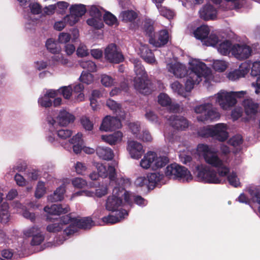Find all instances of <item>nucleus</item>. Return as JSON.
Wrapping results in <instances>:
<instances>
[{"mask_svg":"<svg viewBox=\"0 0 260 260\" xmlns=\"http://www.w3.org/2000/svg\"><path fill=\"white\" fill-rule=\"evenodd\" d=\"M210 73L209 69L205 63L200 62L198 63H191L185 83V90L187 92L191 91L194 85L198 84L202 81V78L207 77Z\"/></svg>","mask_w":260,"mask_h":260,"instance_id":"nucleus-1","label":"nucleus"},{"mask_svg":"<svg viewBox=\"0 0 260 260\" xmlns=\"http://www.w3.org/2000/svg\"><path fill=\"white\" fill-rule=\"evenodd\" d=\"M192 171L200 181L214 184L221 183V180L217 176L216 172L209 169L206 165H196L192 167Z\"/></svg>","mask_w":260,"mask_h":260,"instance_id":"nucleus-2","label":"nucleus"},{"mask_svg":"<svg viewBox=\"0 0 260 260\" xmlns=\"http://www.w3.org/2000/svg\"><path fill=\"white\" fill-rule=\"evenodd\" d=\"M197 151L203 155L205 161L214 168H220L223 166V161L218 157L216 151H212L207 144H199Z\"/></svg>","mask_w":260,"mask_h":260,"instance_id":"nucleus-3","label":"nucleus"},{"mask_svg":"<svg viewBox=\"0 0 260 260\" xmlns=\"http://www.w3.org/2000/svg\"><path fill=\"white\" fill-rule=\"evenodd\" d=\"M165 174L170 179H185L187 181L192 179L190 172L186 168L176 163L168 165L166 169Z\"/></svg>","mask_w":260,"mask_h":260,"instance_id":"nucleus-4","label":"nucleus"},{"mask_svg":"<svg viewBox=\"0 0 260 260\" xmlns=\"http://www.w3.org/2000/svg\"><path fill=\"white\" fill-rule=\"evenodd\" d=\"M94 225L93 221L90 217H85L80 219H74V223L70 224L63 231V235L70 236L77 232V229L87 230L90 229Z\"/></svg>","mask_w":260,"mask_h":260,"instance_id":"nucleus-5","label":"nucleus"},{"mask_svg":"<svg viewBox=\"0 0 260 260\" xmlns=\"http://www.w3.org/2000/svg\"><path fill=\"white\" fill-rule=\"evenodd\" d=\"M123 188L115 187L113 194L108 197L105 205L106 209L110 211H119L118 208L122 204Z\"/></svg>","mask_w":260,"mask_h":260,"instance_id":"nucleus-6","label":"nucleus"},{"mask_svg":"<svg viewBox=\"0 0 260 260\" xmlns=\"http://www.w3.org/2000/svg\"><path fill=\"white\" fill-rule=\"evenodd\" d=\"M216 102L223 110H229L237 103V100L231 92L220 91L217 94Z\"/></svg>","mask_w":260,"mask_h":260,"instance_id":"nucleus-7","label":"nucleus"},{"mask_svg":"<svg viewBox=\"0 0 260 260\" xmlns=\"http://www.w3.org/2000/svg\"><path fill=\"white\" fill-rule=\"evenodd\" d=\"M105 57L109 62L119 63L124 60L122 53L118 50L117 46L115 44H109L105 51Z\"/></svg>","mask_w":260,"mask_h":260,"instance_id":"nucleus-8","label":"nucleus"},{"mask_svg":"<svg viewBox=\"0 0 260 260\" xmlns=\"http://www.w3.org/2000/svg\"><path fill=\"white\" fill-rule=\"evenodd\" d=\"M135 88L140 93L148 95L153 91V85L147 77L135 78L134 80Z\"/></svg>","mask_w":260,"mask_h":260,"instance_id":"nucleus-9","label":"nucleus"},{"mask_svg":"<svg viewBox=\"0 0 260 260\" xmlns=\"http://www.w3.org/2000/svg\"><path fill=\"white\" fill-rule=\"evenodd\" d=\"M251 53V48L246 44H235L233 46L232 54L239 60L247 59Z\"/></svg>","mask_w":260,"mask_h":260,"instance_id":"nucleus-10","label":"nucleus"},{"mask_svg":"<svg viewBox=\"0 0 260 260\" xmlns=\"http://www.w3.org/2000/svg\"><path fill=\"white\" fill-rule=\"evenodd\" d=\"M122 126L120 120L117 117L106 116L103 120L100 129L105 132L113 131Z\"/></svg>","mask_w":260,"mask_h":260,"instance_id":"nucleus-11","label":"nucleus"},{"mask_svg":"<svg viewBox=\"0 0 260 260\" xmlns=\"http://www.w3.org/2000/svg\"><path fill=\"white\" fill-rule=\"evenodd\" d=\"M226 130V125L224 123H218L212 126V138L220 142H224L229 137Z\"/></svg>","mask_w":260,"mask_h":260,"instance_id":"nucleus-12","label":"nucleus"},{"mask_svg":"<svg viewBox=\"0 0 260 260\" xmlns=\"http://www.w3.org/2000/svg\"><path fill=\"white\" fill-rule=\"evenodd\" d=\"M250 65L246 63H242L238 69L229 72L226 74V77L231 81H235L240 78L244 77L249 72Z\"/></svg>","mask_w":260,"mask_h":260,"instance_id":"nucleus-13","label":"nucleus"},{"mask_svg":"<svg viewBox=\"0 0 260 260\" xmlns=\"http://www.w3.org/2000/svg\"><path fill=\"white\" fill-rule=\"evenodd\" d=\"M245 114L248 117H254L258 112L259 104L252 99H246L243 101Z\"/></svg>","mask_w":260,"mask_h":260,"instance_id":"nucleus-14","label":"nucleus"},{"mask_svg":"<svg viewBox=\"0 0 260 260\" xmlns=\"http://www.w3.org/2000/svg\"><path fill=\"white\" fill-rule=\"evenodd\" d=\"M168 41V31L166 29H162L160 30L157 34H155V37L150 39L149 42L156 47H161L166 45Z\"/></svg>","mask_w":260,"mask_h":260,"instance_id":"nucleus-15","label":"nucleus"},{"mask_svg":"<svg viewBox=\"0 0 260 260\" xmlns=\"http://www.w3.org/2000/svg\"><path fill=\"white\" fill-rule=\"evenodd\" d=\"M127 149L131 157L137 159L141 158L144 152L142 144L135 141L128 142Z\"/></svg>","mask_w":260,"mask_h":260,"instance_id":"nucleus-16","label":"nucleus"},{"mask_svg":"<svg viewBox=\"0 0 260 260\" xmlns=\"http://www.w3.org/2000/svg\"><path fill=\"white\" fill-rule=\"evenodd\" d=\"M171 125L178 130H184L188 126V121L186 118L180 115H174L169 118Z\"/></svg>","mask_w":260,"mask_h":260,"instance_id":"nucleus-17","label":"nucleus"},{"mask_svg":"<svg viewBox=\"0 0 260 260\" xmlns=\"http://www.w3.org/2000/svg\"><path fill=\"white\" fill-rule=\"evenodd\" d=\"M200 17L205 20H213L217 17V10L211 5L204 6L199 11Z\"/></svg>","mask_w":260,"mask_h":260,"instance_id":"nucleus-18","label":"nucleus"},{"mask_svg":"<svg viewBox=\"0 0 260 260\" xmlns=\"http://www.w3.org/2000/svg\"><path fill=\"white\" fill-rule=\"evenodd\" d=\"M169 72L173 73L177 78H183L188 75L189 70L187 71L186 67L179 62L171 64L169 68Z\"/></svg>","mask_w":260,"mask_h":260,"instance_id":"nucleus-19","label":"nucleus"},{"mask_svg":"<svg viewBox=\"0 0 260 260\" xmlns=\"http://www.w3.org/2000/svg\"><path fill=\"white\" fill-rule=\"evenodd\" d=\"M140 56L147 63L155 62L154 54L147 45H141L140 48Z\"/></svg>","mask_w":260,"mask_h":260,"instance_id":"nucleus-20","label":"nucleus"},{"mask_svg":"<svg viewBox=\"0 0 260 260\" xmlns=\"http://www.w3.org/2000/svg\"><path fill=\"white\" fill-rule=\"evenodd\" d=\"M220 114L216 110L212 108V106L209 108L205 114V115H200L197 117V119L199 121L204 122L205 121H212L216 120L219 119Z\"/></svg>","mask_w":260,"mask_h":260,"instance_id":"nucleus-21","label":"nucleus"},{"mask_svg":"<svg viewBox=\"0 0 260 260\" xmlns=\"http://www.w3.org/2000/svg\"><path fill=\"white\" fill-rule=\"evenodd\" d=\"M44 211L49 215H59L68 213L70 211V208L69 206L63 208L61 204H53L50 207H45Z\"/></svg>","mask_w":260,"mask_h":260,"instance_id":"nucleus-22","label":"nucleus"},{"mask_svg":"<svg viewBox=\"0 0 260 260\" xmlns=\"http://www.w3.org/2000/svg\"><path fill=\"white\" fill-rule=\"evenodd\" d=\"M75 119V117L73 114L66 110L60 111L57 117L59 124L63 126L73 122Z\"/></svg>","mask_w":260,"mask_h":260,"instance_id":"nucleus-23","label":"nucleus"},{"mask_svg":"<svg viewBox=\"0 0 260 260\" xmlns=\"http://www.w3.org/2000/svg\"><path fill=\"white\" fill-rule=\"evenodd\" d=\"M82 137V134L78 133L69 140L70 143L73 144V151L76 154L80 153L83 149L84 142Z\"/></svg>","mask_w":260,"mask_h":260,"instance_id":"nucleus-24","label":"nucleus"},{"mask_svg":"<svg viewBox=\"0 0 260 260\" xmlns=\"http://www.w3.org/2000/svg\"><path fill=\"white\" fill-rule=\"evenodd\" d=\"M117 216H114L112 215H109L107 216H104L102 218L103 222L106 223L114 224L116 223L120 220L124 218V215H127V212L125 210H121L116 212Z\"/></svg>","mask_w":260,"mask_h":260,"instance_id":"nucleus-25","label":"nucleus"},{"mask_svg":"<svg viewBox=\"0 0 260 260\" xmlns=\"http://www.w3.org/2000/svg\"><path fill=\"white\" fill-rule=\"evenodd\" d=\"M131 61L134 66V71L137 75L135 78H144L147 77V73L139 59L133 58L131 59Z\"/></svg>","mask_w":260,"mask_h":260,"instance_id":"nucleus-26","label":"nucleus"},{"mask_svg":"<svg viewBox=\"0 0 260 260\" xmlns=\"http://www.w3.org/2000/svg\"><path fill=\"white\" fill-rule=\"evenodd\" d=\"M98 156L104 160H111L114 157L113 150L108 147L99 146L96 149Z\"/></svg>","mask_w":260,"mask_h":260,"instance_id":"nucleus-27","label":"nucleus"},{"mask_svg":"<svg viewBox=\"0 0 260 260\" xmlns=\"http://www.w3.org/2000/svg\"><path fill=\"white\" fill-rule=\"evenodd\" d=\"M209 33L210 29L209 27L207 25H205L198 27L193 31L194 37L198 40H201L203 43L209 36Z\"/></svg>","mask_w":260,"mask_h":260,"instance_id":"nucleus-28","label":"nucleus"},{"mask_svg":"<svg viewBox=\"0 0 260 260\" xmlns=\"http://www.w3.org/2000/svg\"><path fill=\"white\" fill-rule=\"evenodd\" d=\"M123 137V134L120 131H116L109 135L102 136V139L110 145H115L120 142Z\"/></svg>","mask_w":260,"mask_h":260,"instance_id":"nucleus-29","label":"nucleus"},{"mask_svg":"<svg viewBox=\"0 0 260 260\" xmlns=\"http://www.w3.org/2000/svg\"><path fill=\"white\" fill-rule=\"evenodd\" d=\"M163 177V174H160L159 173H148L147 175L148 189H153Z\"/></svg>","mask_w":260,"mask_h":260,"instance_id":"nucleus-30","label":"nucleus"},{"mask_svg":"<svg viewBox=\"0 0 260 260\" xmlns=\"http://www.w3.org/2000/svg\"><path fill=\"white\" fill-rule=\"evenodd\" d=\"M65 191V187L62 184L57 188L52 194L48 196V200L51 202L60 201L63 199Z\"/></svg>","mask_w":260,"mask_h":260,"instance_id":"nucleus-31","label":"nucleus"},{"mask_svg":"<svg viewBox=\"0 0 260 260\" xmlns=\"http://www.w3.org/2000/svg\"><path fill=\"white\" fill-rule=\"evenodd\" d=\"M233 45L231 41L225 40L219 44L217 47L218 51L223 55H227L230 52L232 53Z\"/></svg>","mask_w":260,"mask_h":260,"instance_id":"nucleus-32","label":"nucleus"},{"mask_svg":"<svg viewBox=\"0 0 260 260\" xmlns=\"http://www.w3.org/2000/svg\"><path fill=\"white\" fill-rule=\"evenodd\" d=\"M155 158V152L149 151L144 156V157L141 160L140 165L144 169H148L150 167L153 168V161Z\"/></svg>","mask_w":260,"mask_h":260,"instance_id":"nucleus-33","label":"nucleus"},{"mask_svg":"<svg viewBox=\"0 0 260 260\" xmlns=\"http://www.w3.org/2000/svg\"><path fill=\"white\" fill-rule=\"evenodd\" d=\"M169 161V159L166 156H158L155 152V158L153 161V169H157L165 167Z\"/></svg>","mask_w":260,"mask_h":260,"instance_id":"nucleus-34","label":"nucleus"},{"mask_svg":"<svg viewBox=\"0 0 260 260\" xmlns=\"http://www.w3.org/2000/svg\"><path fill=\"white\" fill-rule=\"evenodd\" d=\"M70 12L80 18L85 14L86 9L85 6L82 4L72 5L70 8Z\"/></svg>","mask_w":260,"mask_h":260,"instance_id":"nucleus-35","label":"nucleus"},{"mask_svg":"<svg viewBox=\"0 0 260 260\" xmlns=\"http://www.w3.org/2000/svg\"><path fill=\"white\" fill-rule=\"evenodd\" d=\"M46 47L53 54H57L60 51V47L58 43L53 39H49L46 41Z\"/></svg>","mask_w":260,"mask_h":260,"instance_id":"nucleus-36","label":"nucleus"},{"mask_svg":"<svg viewBox=\"0 0 260 260\" xmlns=\"http://www.w3.org/2000/svg\"><path fill=\"white\" fill-rule=\"evenodd\" d=\"M143 31L145 35L149 38V40L155 37V33L153 23L150 20H146L143 25Z\"/></svg>","mask_w":260,"mask_h":260,"instance_id":"nucleus-37","label":"nucleus"},{"mask_svg":"<svg viewBox=\"0 0 260 260\" xmlns=\"http://www.w3.org/2000/svg\"><path fill=\"white\" fill-rule=\"evenodd\" d=\"M120 17L122 18V20L124 22H133L138 17L136 12L133 10H127L122 11L120 13Z\"/></svg>","mask_w":260,"mask_h":260,"instance_id":"nucleus-38","label":"nucleus"},{"mask_svg":"<svg viewBox=\"0 0 260 260\" xmlns=\"http://www.w3.org/2000/svg\"><path fill=\"white\" fill-rule=\"evenodd\" d=\"M79 65L81 68L86 70L89 73L94 72L96 71V66L91 60L82 59L79 61Z\"/></svg>","mask_w":260,"mask_h":260,"instance_id":"nucleus-39","label":"nucleus"},{"mask_svg":"<svg viewBox=\"0 0 260 260\" xmlns=\"http://www.w3.org/2000/svg\"><path fill=\"white\" fill-rule=\"evenodd\" d=\"M156 8L161 16L168 19L173 18L174 13L173 11L168 9L165 6H162L161 4H157Z\"/></svg>","mask_w":260,"mask_h":260,"instance_id":"nucleus-40","label":"nucleus"},{"mask_svg":"<svg viewBox=\"0 0 260 260\" xmlns=\"http://www.w3.org/2000/svg\"><path fill=\"white\" fill-rule=\"evenodd\" d=\"M86 22L88 25L97 29L102 28L104 26L102 19L101 18L92 17L88 19Z\"/></svg>","mask_w":260,"mask_h":260,"instance_id":"nucleus-41","label":"nucleus"},{"mask_svg":"<svg viewBox=\"0 0 260 260\" xmlns=\"http://www.w3.org/2000/svg\"><path fill=\"white\" fill-rule=\"evenodd\" d=\"M219 42V37L215 34H211L208 36L205 41H203V44L207 46H214Z\"/></svg>","mask_w":260,"mask_h":260,"instance_id":"nucleus-42","label":"nucleus"},{"mask_svg":"<svg viewBox=\"0 0 260 260\" xmlns=\"http://www.w3.org/2000/svg\"><path fill=\"white\" fill-rule=\"evenodd\" d=\"M106 105L113 111L114 113H115L118 116V113L121 112V105L116 103L114 100L109 99L106 103Z\"/></svg>","mask_w":260,"mask_h":260,"instance_id":"nucleus-43","label":"nucleus"},{"mask_svg":"<svg viewBox=\"0 0 260 260\" xmlns=\"http://www.w3.org/2000/svg\"><path fill=\"white\" fill-rule=\"evenodd\" d=\"M158 103L161 106L167 107L171 105L172 101L166 93H161L158 96Z\"/></svg>","mask_w":260,"mask_h":260,"instance_id":"nucleus-44","label":"nucleus"},{"mask_svg":"<svg viewBox=\"0 0 260 260\" xmlns=\"http://www.w3.org/2000/svg\"><path fill=\"white\" fill-rule=\"evenodd\" d=\"M113 164L109 165L107 168L108 176L111 181H115L117 177L115 166L117 165V163L114 161Z\"/></svg>","mask_w":260,"mask_h":260,"instance_id":"nucleus-45","label":"nucleus"},{"mask_svg":"<svg viewBox=\"0 0 260 260\" xmlns=\"http://www.w3.org/2000/svg\"><path fill=\"white\" fill-rule=\"evenodd\" d=\"M46 193V187L45 183L42 181H39L35 191L36 198L40 199Z\"/></svg>","mask_w":260,"mask_h":260,"instance_id":"nucleus-46","label":"nucleus"},{"mask_svg":"<svg viewBox=\"0 0 260 260\" xmlns=\"http://www.w3.org/2000/svg\"><path fill=\"white\" fill-rule=\"evenodd\" d=\"M104 22L109 25H113L117 22L116 17L109 12H107L103 16Z\"/></svg>","mask_w":260,"mask_h":260,"instance_id":"nucleus-47","label":"nucleus"},{"mask_svg":"<svg viewBox=\"0 0 260 260\" xmlns=\"http://www.w3.org/2000/svg\"><path fill=\"white\" fill-rule=\"evenodd\" d=\"M228 180L230 184L235 187L240 186V183L235 172H232L228 176Z\"/></svg>","mask_w":260,"mask_h":260,"instance_id":"nucleus-48","label":"nucleus"},{"mask_svg":"<svg viewBox=\"0 0 260 260\" xmlns=\"http://www.w3.org/2000/svg\"><path fill=\"white\" fill-rule=\"evenodd\" d=\"M227 68V64L225 61L223 60H216L213 62V68L219 72H223Z\"/></svg>","mask_w":260,"mask_h":260,"instance_id":"nucleus-49","label":"nucleus"},{"mask_svg":"<svg viewBox=\"0 0 260 260\" xmlns=\"http://www.w3.org/2000/svg\"><path fill=\"white\" fill-rule=\"evenodd\" d=\"M212 106L211 103H206L203 105L197 106L194 108V112L201 115H205L207 110Z\"/></svg>","mask_w":260,"mask_h":260,"instance_id":"nucleus-50","label":"nucleus"},{"mask_svg":"<svg viewBox=\"0 0 260 260\" xmlns=\"http://www.w3.org/2000/svg\"><path fill=\"white\" fill-rule=\"evenodd\" d=\"M243 139L241 135H236L231 138L228 143L234 147L240 146L243 143Z\"/></svg>","mask_w":260,"mask_h":260,"instance_id":"nucleus-51","label":"nucleus"},{"mask_svg":"<svg viewBox=\"0 0 260 260\" xmlns=\"http://www.w3.org/2000/svg\"><path fill=\"white\" fill-rule=\"evenodd\" d=\"M63 229L59 222H55L48 225L46 227V230L49 233H56L61 231Z\"/></svg>","mask_w":260,"mask_h":260,"instance_id":"nucleus-52","label":"nucleus"},{"mask_svg":"<svg viewBox=\"0 0 260 260\" xmlns=\"http://www.w3.org/2000/svg\"><path fill=\"white\" fill-rule=\"evenodd\" d=\"M75 217H72L71 214L63 215L60 218L59 221L58 222L60 224L62 227L70 223V224H73L74 223V219Z\"/></svg>","mask_w":260,"mask_h":260,"instance_id":"nucleus-53","label":"nucleus"},{"mask_svg":"<svg viewBox=\"0 0 260 260\" xmlns=\"http://www.w3.org/2000/svg\"><path fill=\"white\" fill-rule=\"evenodd\" d=\"M72 184L73 186L78 188H83L87 186V182L85 180L80 178L77 177L73 179Z\"/></svg>","mask_w":260,"mask_h":260,"instance_id":"nucleus-54","label":"nucleus"},{"mask_svg":"<svg viewBox=\"0 0 260 260\" xmlns=\"http://www.w3.org/2000/svg\"><path fill=\"white\" fill-rule=\"evenodd\" d=\"M56 7L57 12L59 14H63L69 6V4L64 1L58 2L55 4Z\"/></svg>","mask_w":260,"mask_h":260,"instance_id":"nucleus-55","label":"nucleus"},{"mask_svg":"<svg viewBox=\"0 0 260 260\" xmlns=\"http://www.w3.org/2000/svg\"><path fill=\"white\" fill-rule=\"evenodd\" d=\"M64 20L70 26H73L78 22L79 18L75 16V15H74L73 13H70L69 15H67L64 17Z\"/></svg>","mask_w":260,"mask_h":260,"instance_id":"nucleus-56","label":"nucleus"},{"mask_svg":"<svg viewBox=\"0 0 260 260\" xmlns=\"http://www.w3.org/2000/svg\"><path fill=\"white\" fill-rule=\"evenodd\" d=\"M40 228L37 226H34L29 229L27 230L24 232V235L27 237H30L35 236L40 233H41Z\"/></svg>","mask_w":260,"mask_h":260,"instance_id":"nucleus-57","label":"nucleus"},{"mask_svg":"<svg viewBox=\"0 0 260 260\" xmlns=\"http://www.w3.org/2000/svg\"><path fill=\"white\" fill-rule=\"evenodd\" d=\"M79 79L82 82L86 84H89L93 81V76L90 73H84L83 72Z\"/></svg>","mask_w":260,"mask_h":260,"instance_id":"nucleus-58","label":"nucleus"},{"mask_svg":"<svg viewBox=\"0 0 260 260\" xmlns=\"http://www.w3.org/2000/svg\"><path fill=\"white\" fill-rule=\"evenodd\" d=\"M44 240V236L41 233L32 237L30 244L32 246L40 245Z\"/></svg>","mask_w":260,"mask_h":260,"instance_id":"nucleus-59","label":"nucleus"},{"mask_svg":"<svg viewBox=\"0 0 260 260\" xmlns=\"http://www.w3.org/2000/svg\"><path fill=\"white\" fill-rule=\"evenodd\" d=\"M38 103L42 107L45 108L50 107L52 105V102L50 99L45 95L44 96L39 99Z\"/></svg>","mask_w":260,"mask_h":260,"instance_id":"nucleus-60","label":"nucleus"},{"mask_svg":"<svg viewBox=\"0 0 260 260\" xmlns=\"http://www.w3.org/2000/svg\"><path fill=\"white\" fill-rule=\"evenodd\" d=\"M212 126L207 127H204L201 129L199 132V135L203 138L212 137Z\"/></svg>","mask_w":260,"mask_h":260,"instance_id":"nucleus-61","label":"nucleus"},{"mask_svg":"<svg viewBox=\"0 0 260 260\" xmlns=\"http://www.w3.org/2000/svg\"><path fill=\"white\" fill-rule=\"evenodd\" d=\"M58 137L61 139L70 138L72 135V131L67 129H61L57 132Z\"/></svg>","mask_w":260,"mask_h":260,"instance_id":"nucleus-62","label":"nucleus"},{"mask_svg":"<svg viewBox=\"0 0 260 260\" xmlns=\"http://www.w3.org/2000/svg\"><path fill=\"white\" fill-rule=\"evenodd\" d=\"M250 74L254 77L260 75V61H255L253 63Z\"/></svg>","mask_w":260,"mask_h":260,"instance_id":"nucleus-63","label":"nucleus"},{"mask_svg":"<svg viewBox=\"0 0 260 260\" xmlns=\"http://www.w3.org/2000/svg\"><path fill=\"white\" fill-rule=\"evenodd\" d=\"M98 174L103 178H106L108 176L107 168L106 166L102 164H98L96 166Z\"/></svg>","mask_w":260,"mask_h":260,"instance_id":"nucleus-64","label":"nucleus"}]
</instances>
